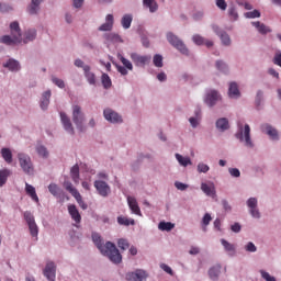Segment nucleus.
<instances>
[{
  "label": "nucleus",
  "instance_id": "34",
  "mask_svg": "<svg viewBox=\"0 0 281 281\" xmlns=\"http://www.w3.org/2000/svg\"><path fill=\"white\" fill-rule=\"evenodd\" d=\"M176 159L180 164V166H192V160H190V157H183L181 154H176Z\"/></svg>",
  "mask_w": 281,
  "mask_h": 281
},
{
  "label": "nucleus",
  "instance_id": "55",
  "mask_svg": "<svg viewBox=\"0 0 281 281\" xmlns=\"http://www.w3.org/2000/svg\"><path fill=\"white\" fill-rule=\"evenodd\" d=\"M52 81L54 85H56V87H59V89H65V81H63V79L53 77Z\"/></svg>",
  "mask_w": 281,
  "mask_h": 281
},
{
  "label": "nucleus",
  "instance_id": "3",
  "mask_svg": "<svg viewBox=\"0 0 281 281\" xmlns=\"http://www.w3.org/2000/svg\"><path fill=\"white\" fill-rule=\"evenodd\" d=\"M72 122L77 126L80 133L86 131L85 127V113L82 112V108L80 105H72Z\"/></svg>",
  "mask_w": 281,
  "mask_h": 281
},
{
  "label": "nucleus",
  "instance_id": "42",
  "mask_svg": "<svg viewBox=\"0 0 281 281\" xmlns=\"http://www.w3.org/2000/svg\"><path fill=\"white\" fill-rule=\"evenodd\" d=\"M201 120V110L195 111V117L192 116L189 119V122L193 128L199 126V121Z\"/></svg>",
  "mask_w": 281,
  "mask_h": 281
},
{
  "label": "nucleus",
  "instance_id": "57",
  "mask_svg": "<svg viewBox=\"0 0 281 281\" xmlns=\"http://www.w3.org/2000/svg\"><path fill=\"white\" fill-rule=\"evenodd\" d=\"M216 67L220 71H227V64H225L223 60H217Z\"/></svg>",
  "mask_w": 281,
  "mask_h": 281
},
{
  "label": "nucleus",
  "instance_id": "19",
  "mask_svg": "<svg viewBox=\"0 0 281 281\" xmlns=\"http://www.w3.org/2000/svg\"><path fill=\"white\" fill-rule=\"evenodd\" d=\"M251 25L256 27V30L259 32V34H271V27L267 26L265 23L257 21L252 22Z\"/></svg>",
  "mask_w": 281,
  "mask_h": 281
},
{
  "label": "nucleus",
  "instance_id": "4",
  "mask_svg": "<svg viewBox=\"0 0 281 281\" xmlns=\"http://www.w3.org/2000/svg\"><path fill=\"white\" fill-rule=\"evenodd\" d=\"M18 159L25 175H34V165L32 164V158H30L26 154H18Z\"/></svg>",
  "mask_w": 281,
  "mask_h": 281
},
{
  "label": "nucleus",
  "instance_id": "11",
  "mask_svg": "<svg viewBox=\"0 0 281 281\" xmlns=\"http://www.w3.org/2000/svg\"><path fill=\"white\" fill-rule=\"evenodd\" d=\"M103 115L105 120H108V122H111L112 124H120V122H122V116H120V114L111 109H105L103 111Z\"/></svg>",
  "mask_w": 281,
  "mask_h": 281
},
{
  "label": "nucleus",
  "instance_id": "48",
  "mask_svg": "<svg viewBox=\"0 0 281 281\" xmlns=\"http://www.w3.org/2000/svg\"><path fill=\"white\" fill-rule=\"evenodd\" d=\"M220 38H221L223 45H226V46L232 45V40L229 38V35L227 33L222 32L220 34Z\"/></svg>",
  "mask_w": 281,
  "mask_h": 281
},
{
  "label": "nucleus",
  "instance_id": "51",
  "mask_svg": "<svg viewBox=\"0 0 281 281\" xmlns=\"http://www.w3.org/2000/svg\"><path fill=\"white\" fill-rule=\"evenodd\" d=\"M117 246H119L123 251H126V249H128V247H131V245L128 244V240H126V239H119Z\"/></svg>",
  "mask_w": 281,
  "mask_h": 281
},
{
  "label": "nucleus",
  "instance_id": "36",
  "mask_svg": "<svg viewBox=\"0 0 281 281\" xmlns=\"http://www.w3.org/2000/svg\"><path fill=\"white\" fill-rule=\"evenodd\" d=\"M10 30L12 36H16L18 38H21V26H19V22H12L10 24Z\"/></svg>",
  "mask_w": 281,
  "mask_h": 281
},
{
  "label": "nucleus",
  "instance_id": "5",
  "mask_svg": "<svg viewBox=\"0 0 281 281\" xmlns=\"http://www.w3.org/2000/svg\"><path fill=\"white\" fill-rule=\"evenodd\" d=\"M167 41L168 43H170V45H172V47H176V49H178V52H180L181 54H184V56H188L189 52H188V47H186V44H183V42L181 40H179V37H177V35L172 34V33H167Z\"/></svg>",
  "mask_w": 281,
  "mask_h": 281
},
{
  "label": "nucleus",
  "instance_id": "32",
  "mask_svg": "<svg viewBox=\"0 0 281 281\" xmlns=\"http://www.w3.org/2000/svg\"><path fill=\"white\" fill-rule=\"evenodd\" d=\"M104 38L108 43H122V37L115 33H108L104 35Z\"/></svg>",
  "mask_w": 281,
  "mask_h": 281
},
{
  "label": "nucleus",
  "instance_id": "58",
  "mask_svg": "<svg viewBox=\"0 0 281 281\" xmlns=\"http://www.w3.org/2000/svg\"><path fill=\"white\" fill-rule=\"evenodd\" d=\"M260 273H261V277L263 278V280L276 281V278L271 277V274H269V272L261 270Z\"/></svg>",
  "mask_w": 281,
  "mask_h": 281
},
{
  "label": "nucleus",
  "instance_id": "39",
  "mask_svg": "<svg viewBox=\"0 0 281 281\" xmlns=\"http://www.w3.org/2000/svg\"><path fill=\"white\" fill-rule=\"evenodd\" d=\"M36 153L40 157H43L44 159H47L49 157V151L47 150L46 146L37 145Z\"/></svg>",
  "mask_w": 281,
  "mask_h": 281
},
{
  "label": "nucleus",
  "instance_id": "1",
  "mask_svg": "<svg viewBox=\"0 0 281 281\" xmlns=\"http://www.w3.org/2000/svg\"><path fill=\"white\" fill-rule=\"evenodd\" d=\"M92 240L99 251L103 256H106V258H109L111 262H113L114 265H120V262H122V254H120V250L117 249L115 244L106 241L104 245L102 243V237L98 233L92 234Z\"/></svg>",
  "mask_w": 281,
  "mask_h": 281
},
{
  "label": "nucleus",
  "instance_id": "27",
  "mask_svg": "<svg viewBox=\"0 0 281 281\" xmlns=\"http://www.w3.org/2000/svg\"><path fill=\"white\" fill-rule=\"evenodd\" d=\"M218 276H221V265L214 266L209 270V278L213 281L218 280Z\"/></svg>",
  "mask_w": 281,
  "mask_h": 281
},
{
  "label": "nucleus",
  "instance_id": "15",
  "mask_svg": "<svg viewBox=\"0 0 281 281\" xmlns=\"http://www.w3.org/2000/svg\"><path fill=\"white\" fill-rule=\"evenodd\" d=\"M220 99L221 95H218V92L216 90H211L206 94L205 102L209 106H214V104H216V102H218Z\"/></svg>",
  "mask_w": 281,
  "mask_h": 281
},
{
  "label": "nucleus",
  "instance_id": "61",
  "mask_svg": "<svg viewBox=\"0 0 281 281\" xmlns=\"http://www.w3.org/2000/svg\"><path fill=\"white\" fill-rule=\"evenodd\" d=\"M215 1L220 10H227V2H225V0H215Z\"/></svg>",
  "mask_w": 281,
  "mask_h": 281
},
{
  "label": "nucleus",
  "instance_id": "25",
  "mask_svg": "<svg viewBox=\"0 0 281 281\" xmlns=\"http://www.w3.org/2000/svg\"><path fill=\"white\" fill-rule=\"evenodd\" d=\"M70 176H71L74 183H80V167L78 165H75L70 169Z\"/></svg>",
  "mask_w": 281,
  "mask_h": 281
},
{
  "label": "nucleus",
  "instance_id": "18",
  "mask_svg": "<svg viewBox=\"0 0 281 281\" xmlns=\"http://www.w3.org/2000/svg\"><path fill=\"white\" fill-rule=\"evenodd\" d=\"M68 212L72 221H75V223H80V221H82V216L80 215V212L78 211V207H76L75 204L68 205Z\"/></svg>",
  "mask_w": 281,
  "mask_h": 281
},
{
  "label": "nucleus",
  "instance_id": "63",
  "mask_svg": "<svg viewBox=\"0 0 281 281\" xmlns=\"http://www.w3.org/2000/svg\"><path fill=\"white\" fill-rule=\"evenodd\" d=\"M272 61L274 65H278V67H281V53H276Z\"/></svg>",
  "mask_w": 281,
  "mask_h": 281
},
{
  "label": "nucleus",
  "instance_id": "21",
  "mask_svg": "<svg viewBox=\"0 0 281 281\" xmlns=\"http://www.w3.org/2000/svg\"><path fill=\"white\" fill-rule=\"evenodd\" d=\"M49 98H52V90L45 91L42 95L41 109L43 111H47V106H49Z\"/></svg>",
  "mask_w": 281,
  "mask_h": 281
},
{
  "label": "nucleus",
  "instance_id": "45",
  "mask_svg": "<svg viewBox=\"0 0 281 281\" xmlns=\"http://www.w3.org/2000/svg\"><path fill=\"white\" fill-rule=\"evenodd\" d=\"M48 192H50L53 196H58L60 194V188H58V184L56 183H50L48 186Z\"/></svg>",
  "mask_w": 281,
  "mask_h": 281
},
{
  "label": "nucleus",
  "instance_id": "17",
  "mask_svg": "<svg viewBox=\"0 0 281 281\" xmlns=\"http://www.w3.org/2000/svg\"><path fill=\"white\" fill-rule=\"evenodd\" d=\"M23 40L16 37V35H3L0 37V43H3L4 45H16V43H22Z\"/></svg>",
  "mask_w": 281,
  "mask_h": 281
},
{
  "label": "nucleus",
  "instance_id": "2",
  "mask_svg": "<svg viewBox=\"0 0 281 281\" xmlns=\"http://www.w3.org/2000/svg\"><path fill=\"white\" fill-rule=\"evenodd\" d=\"M238 132L235 134V137L239 139V142H244L247 148H254V143L251 142V127L249 124H246L243 128L241 123H237Z\"/></svg>",
  "mask_w": 281,
  "mask_h": 281
},
{
  "label": "nucleus",
  "instance_id": "6",
  "mask_svg": "<svg viewBox=\"0 0 281 281\" xmlns=\"http://www.w3.org/2000/svg\"><path fill=\"white\" fill-rule=\"evenodd\" d=\"M24 220L26 221L30 229V234L33 238L38 239V225H36V221L34 220V215L30 211L24 212Z\"/></svg>",
  "mask_w": 281,
  "mask_h": 281
},
{
  "label": "nucleus",
  "instance_id": "49",
  "mask_svg": "<svg viewBox=\"0 0 281 281\" xmlns=\"http://www.w3.org/2000/svg\"><path fill=\"white\" fill-rule=\"evenodd\" d=\"M245 16L246 19H260V11L255 9L252 11L246 12Z\"/></svg>",
  "mask_w": 281,
  "mask_h": 281
},
{
  "label": "nucleus",
  "instance_id": "14",
  "mask_svg": "<svg viewBox=\"0 0 281 281\" xmlns=\"http://www.w3.org/2000/svg\"><path fill=\"white\" fill-rule=\"evenodd\" d=\"M127 205L133 214H136V216H142V210L139 209V204L137 203V199L134 196L128 195L127 196Z\"/></svg>",
  "mask_w": 281,
  "mask_h": 281
},
{
  "label": "nucleus",
  "instance_id": "52",
  "mask_svg": "<svg viewBox=\"0 0 281 281\" xmlns=\"http://www.w3.org/2000/svg\"><path fill=\"white\" fill-rule=\"evenodd\" d=\"M192 41L195 43V45H204L205 43V38L199 34L193 35Z\"/></svg>",
  "mask_w": 281,
  "mask_h": 281
},
{
  "label": "nucleus",
  "instance_id": "47",
  "mask_svg": "<svg viewBox=\"0 0 281 281\" xmlns=\"http://www.w3.org/2000/svg\"><path fill=\"white\" fill-rule=\"evenodd\" d=\"M212 222V215L210 213L204 214L202 218L203 232H207V225Z\"/></svg>",
  "mask_w": 281,
  "mask_h": 281
},
{
  "label": "nucleus",
  "instance_id": "64",
  "mask_svg": "<svg viewBox=\"0 0 281 281\" xmlns=\"http://www.w3.org/2000/svg\"><path fill=\"white\" fill-rule=\"evenodd\" d=\"M246 251H250V252H255L257 251L256 245H254V243L249 241L246 246H245Z\"/></svg>",
  "mask_w": 281,
  "mask_h": 281
},
{
  "label": "nucleus",
  "instance_id": "33",
  "mask_svg": "<svg viewBox=\"0 0 281 281\" xmlns=\"http://www.w3.org/2000/svg\"><path fill=\"white\" fill-rule=\"evenodd\" d=\"M131 23H133V15L125 14L121 20V25L124 30H128L131 27Z\"/></svg>",
  "mask_w": 281,
  "mask_h": 281
},
{
  "label": "nucleus",
  "instance_id": "56",
  "mask_svg": "<svg viewBox=\"0 0 281 281\" xmlns=\"http://www.w3.org/2000/svg\"><path fill=\"white\" fill-rule=\"evenodd\" d=\"M160 269H162V271H165V273H168L169 276H175V272L172 271V268H170L166 263H161Z\"/></svg>",
  "mask_w": 281,
  "mask_h": 281
},
{
  "label": "nucleus",
  "instance_id": "30",
  "mask_svg": "<svg viewBox=\"0 0 281 281\" xmlns=\"http://www.w3.org/2000/svg\"><path fill=\"white\" fill-rule=\"evenodd\" d=\"M3 67H7L8 69H10V71H19L21 69L19 61H16L14 59H9V61H7L3 65Z\"/></svg>",
  "mask_w": 281,
  "mask_h": 281
},
{
  "label": "nucleus",
  "instance_id": "24",
  "mask_svg": "<svg viewBox=\"0 0 281 281\" xmlns=\"http://www.w3.org/2000/svg\"><path fill=\"white\" fill-rule=\"evenodd\" d=\"M83 71L89 85H95V74L91 72V67L83 66Z\"/></svg>",
  "mask_w": 281,
  "mask_h": 281
},
{
  "label": "nucleus",
  "instance_id": "23",
  "mask_svg": "<svg viewBox=\"0 0 281 281\" xmlns=\"http://www.w3.org/2000/svg\"><path fill=\"white\" fill-rule=\"evenodd\" d=\"M228 95L229 98H240V90H238L237 82H231L228 88Z\"/></svg>",
  "mask_w": 281,
  "mask_h": 281
},
{
  "label": "nucleus",
  "instance_id": "60",
  "mask_svg": "<svg viewBox=\"0 0 281 281\" xmlns=\"http://www.w3.org/2000/svg\"><path fill=\"white\" fill-rule=\"evenodd\" d=\"M210 170V166L201 162L198 165V171L199 172H207Z\"/></svg>",
  "mask_w": 281,
  "mask_h": 281
},
{
  "label": "nucleus",
  "instance_id": "40",
  "mask_svg": "<svg viewBox=\"0 0 281 281\" xmlns=\"http://www.w3.org/2000/svg\"><path fill=\"white\" fill-rule=\"evenodd\" d=\"M64 188L67 192L71 193V196H76L79 193L78 189L74 188V184L68 180L64 181Z\"/></svg>",
  "mask_w": 281,
  "mask_h": 281
},
{
  "label": "nucleus",
  "instance_id": "20",
  "mask_svg": "<svg viewBox=\"0 0 281 281\" xmlns=\"http://www.w3.org/2000/svg\"><path fill=\"white\" fill-rule=\"evenodd\" d=\"M261 131L263 133H267V135H269V137H271V139H279L278 138V130L273 128L271 125L263 124L261 126Z\"/></svg>",
  "mask_w": 281,
  "mask_h": 281
},
{
  "label": "nucleus",
  "instance_id": "29",
  "mask_svg": "<svg viewBox=\"0 0 281 281\" xmlns=\"http://www.w3.org/2000/svg\"><path fill=\"white\" fill-rule=\"evenodd\" d=\"M25 191L26 194H29V196H31V199L35 201V203H38V195L36 194V189L33 186L26 183Z\"/></svg>",
  "mask_w": 281,
  "mask_h": 281
},
{
  "label": "nucleus",
  "instance_id": "37",
  "mask_svg": "<svg viewBox=\"0 0 281 281\" xmlns=\"http://www.w3.org/2000/svg\"><path fill=\"white\" fill-rule=\"evenodd\" d=\"M158 228L160 232H172V229H175V224L171 222H160Z\"/></svg>",
  "mask_w": 281,
  "mask_h": 281
},
{
  "label": "nucleus",
  "instance_id": "46",
  "mask_svg": "<svg viewBox=\"0 0 281 281\" xmlns=\"http://www.w3.org/2000/svg\"><path fill=\"white\" fill-rule=\"evenodd\" d=\"M74 199H76L78 205L81 207V210H87L88 205L87 203H85V200H82V195L79 193H77L76 195H72Z\"/></svg>",
  "mask_w": 281,
  "mask_h": 281
},
{
  "label": "nucleus",
  "instance_id": "59",
  "mask_svg": "<svg viewBox=\"0 0 281 281\" xmlns=\"http://www.w3.org/2000/svg\"><path fill=\"white\" fill-rule=\"evenodd\" d=\"M228 172L231 177H235V178L240 177V170H238V168H229Z\"/></svg>",
  "mask_w": 281,
  "mask_h": 281
},
{
  "label": "nucleus",
  "instance_id": "10",
  "mask_svg": "<svg viewBox=\"0 0 281 281\" xmlns=\"http://www.w3.org/2000/svg\"><path fill=\"white\" fill-rule=\"evenodd\" d=\"M94 188L100 196H109V192H111V187H109V183L102 180L94 181Z\"/></svg>",
  "mask_w": 281,
  "mask_h": 281
},
{
  "label": "nucleus",
  "instance_id": "12",
  "mask_svg": "<svg viewBox=\"0 0 281 281\" xmlns=\"http://www.w3.org/2000/svg\"><path fill=\"white\" fill-rule=\"evenodd\" d=\"M247 205L250 210L251 217L260 218V211L258 210V199L256 198L248 199Z\"/></svg>",
  "mask_w": 281,
  "mask_h": 281
},
{
  "label": "nucleus",
  "instance_id": "35",
  "mask_svg": "<svg viewBox=\"0 0 281 281\" xmlns=\"http://www.w3.org/2000/svg\"><path fill=\"white\" fill-rule=\"evenodd\" d=\"M1 156L7 164L12 162V150H10V148L3 147L1 149Z\"/></svg>",
  "mask_w": 281,
  "mask_h": 281
},
{
  "label": "nucleus",
  "instance_id": "22",
  "mask_svg": "<svg viewBox=\"0 0 281 281\" xmlns=\"http://www.w3.org/2000/svg\"><path fill=\"white\" fill-rule=\"evenodd\" d=\"M43 1L44 0H31V5L27 9L29 14H38V11L41 10V2Z\"/></svg>",
  "mask_w": 281,
  "mask_h": 281
},
{
  "label": "nucleus",
  "instance_id": "53",
  "mask_svg": "<svg viewBox=\"0 0 281 281\" xmlns=\"http://www.w3.org/2000/svg\"><path fill=\"white\" fill-rule=\"evenodd\" d=\"M121 63L123 64V67H125V69L133 71V64L131 63V60L126 59L125 57H121Z\"/></svg>",
  "mask_w": 281,
  "mask_h": 281
},
{
  "label": "nucleus",
  "instance_id": "28",
  "mask_svg": "<svg viewBox=\"0 0 281 281\" xmlns=\"http://www.w3.org/2000/svg\"><path fill=\"white\" fill-rule=\"evenodd\" d=\"M216 128H218V131H221L222 133L227 131L229 128V121L225 117L217 120Z\"/></svg>",
  "mask_w": 281,
  "mask_h": 281
},
{
  "label": "nucleus",
  "instance_id": "38",
  "mask_svg": "<svg viewBox=\"0 0 281 281\" xmlns=\"http://www.w3.org/2000/svg\"><path fill=\"white\" fill-rule=\"evenodd\" d=\"M36 38V30L31 29L25 32L23 43H30Z\"/></svg>",
  "mask_w": 281,
  "mask_h": 281
},
{
  "label": "nucleus",
  "instance_id": "7",
  "mask_svg": "<svg viewBox=\"0 0 281 281\" xmlns=\"http://www.w3.org/2000/svg\"><path fill=\"white\" fill-rule=\"evenodd\" d=\"M131 59L133 60L134 65H136V67H144L150 64L151 57L148 55L142 56L137 53H132Z\"/></svg>",
  "mask_w": 281,
  "mask_h": 281
},
{
  "label": "nucleus",
  "instance_id": "62",
  "mask_svg": "<svg viewBox=\"0 0 281 281\" xmlns=\"http://www.w3.org/2000/svg\"><path fill=\"white\" fill-rule=\"evenodd\" d=\"M175 187L177 188V190H181V191L188 190V184L183 182L176 181Z\"/></svg>",
  "mask_w": 281,
  "mask_h": 281
},
{
  "label": "nucleus",
  "instance_id": "16",
  "mask_svg": "<svg viewBox=\"0 0 281 281\" xmlns=\"http://www.w3.org/2000/svg\"><path fill=\"white\" fill-rule=\"evenodd\" d=\"M201 190L202 192H204V194H206V196H214L216 194V187L214 186L213 182H210V183L202 182Z\"/></svg>",
  "mask_w": 281,
  "mask_h": 281
},
{
  "label": "nucleus",
  "instance_id": "31",
  "mask_svg": "<svg viewBox=\"0 0 281 281\" xmlns=\"http://www.w3.org/2000/svg\"><path fill=\"white\" fill-rule=\"evenodd\" d=\"M143 5H145V8H148L149 12H155L159 9V5L155 0H143Z\"/></svg>",
  "mask_w": 281,
  "mask_h": 281
},
{
  "label": "nucleus",
  "instance_id": "44",
  "mask_svg": "<svg viewBox=\"0 0 281 281\" xmlns=\"http://www.w3.org/2000/svg\"><path fill=\"white\" fill-rule=\"evenodd\" d=\"M101 82L104 89H111L112 82H111V77H109V75L103 74L101 77Z\"/></svg>",
  "mask_w": 281,
  "mask_h": 281
},
{
  "label": "nucleus",
  "instance_id": "13",
  "mask_svg": "<svg viewBox=\"0 0 281 281\" xmlns=\"http://www.w3.org/2000/svg\"><path fill=\"white\" fill-rule=\"evenodd\" d=\"M60 120L65 131L70 135H74L75 131L74 125L71 124V119H69L65 112H60Z\"/></svg>",
  "mask_w": 281,
  "mask_h": 281
},
{
  "label": "nucleus",
  "instance_id": "26",
  "mask_svg": "<svg viewBox=\"0 0 281 281\" xmlns=\"http://www.w3.org/2000/svg\"><path fill=\"white\" fill-rule=\"evenodd\" d=\"M12 175V170L10 169H1L0 170V188H3L5 183L8 182V177Z\"/></svg>",
  "mask_w": 281,
  "mask_h": 281
},
{
  "label": "nucleus",
  "instance_id": "9",
  "mask_svg": "<svg viewBox=\"0 0 281 281\" xmlns=\"http://www.w3.org/2000/svg\"><path fill=\"white\" fill-rule=\"evenodd\" d=\"M146 278H148V273H146L144 270H136L125 274V280L127 281H144Z\"/></svg>",
  "mask_w": 281,
  "mask_h": 281
},
{
  "label": "nucleus",
  "instance_id": "54",
  "mask_svg": "<svg viewBox=\"0 0 281 281\" xmlns=\"http://www.w3.org/2000/svg\"><path fill=\"white\" fill-rule=\"evenodd\" d=\"M111 30H113V24L105 22L103 23L100 27L99 31L100 32H111Z\"/></svg>",
  "mask_w": 281,
  "mask_h": 281
},
{
  "label": "nucleus",
  "instance_id": "8",
  "mask_svg": "<svg viewBox=\"0 0 281 281\" xmlns=\"http://www.w3.org/2000/svg\"><path fill=\"white\" fill-rule=\"evenodd\" d=\"M43 273L48 281H56V263L54 261H47Z\"/></svg>",
  "mask_w": 281,
  "mask_h": 281
},
{
  "label": "nucleus",
  "instance_id": "41",
  "mask_svg": "<svg viewBox=\"0 0 281 281\" xmlns=\"http://www.w3.org/2000/svg\"><path fill=\"white\" fill-rule=\"evenodd\" d=\"M117 223H119V225H125V227H128V225H135V220L124 217V216H119Z\"/></svg>",
  "mask_w": 281,
  "mask_h": 281
},
{
  "label": "nucleus",
  "instance_id": "50",
  "mask_svg": "<svg viewBox=\"0 0 281 281\" xmlns=\"http://www.w3.org/2000/svg\"><path fill=\"white\" fill-rule=\"evenodd\" d=\"M154 65L155 67H164V57L161 55H155Z\"/></svg>",
  "mask_w": 281,
  "mask_h": 281
},
{
  "label": "nucleus",
  "instance_id": "43",
  "mask_svg": "<svg viewBox=\"0 0 281 281\" xmlns=\"http://www.w3.org/2000/svg\"><path fill=\"white\" fill-rule=\"evenodd\" d=\"M221 243H222L225 251H227L228 254H235L236 247H234L233 244H231L229 241H227L225 239H221Z\"/></svg>",
  "mask_w": 281,
  "mask_h": 281
}]
</instances>
